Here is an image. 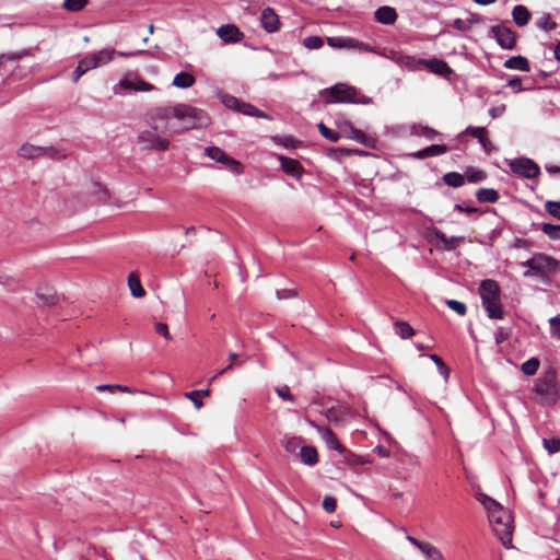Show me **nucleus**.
Masks as SVG:
<instances>
[{
    "label": "nucleus",
    "instance_id": "f257e3e1",
    "mask_svg": "<svg viewBox=\"0 0 560 560\" xmlns=\"http://www.w3.org/2000/svg\"><path fill=\"white\" fill-rule=\"evenodd\" d=\"M148 128L138 135V142L147 150L164 151L170 141L164 135H177L191 129L207 127L208 114L188 104L159 106L147 114Z\"/></svg>",
    "mask_w": 560,
    "mask_h": 560
},
{
    "label": "nucleus",
    "instance_id": "f03ea898",
    "mask_svg": "<svg viewBox=\"0 0 560 560\" xmlns=\"http://www.w3.org/2000/svg\"><path fill=\"white\" fill-rule=\"evenodd\" d=\"M477 500L488 512L492 530L506 548L512 547L513 520L504 508L485 493H478Z\"/></svg>",
    "mask_w": 560,
    "mask_h": 560
},
{
    "label": "nucleus",
    "instance_id": "7ed1b4c3",
    "mask_svg": "<svg viewBox=\"0 0 560 560\" xmlns=\"http://www.w3.org/2000/svg\"><path fill=\"white\" fill-rule=\"evenodd\" d=\"M479 295L482 306L490 318H503L504 312L501 304V290L495 280H482L479 285Z\"/></svg>",
    "mask_w": 560,
    "mask_h": 560
},
{
    "label": "nucleus",
    "instance_id": "20e7f679",
    "mask_svg": "<svg viewBox=\"0 0 560 560\" xmlns=\"http://www.w3.org/2000/svg\"><path fill=\"white\" fill-rule=\"evenodd\" d=\"M522 265L527 267V270L524 272L525 278L538 276L545 279L556 273L559 268V262L553 257L544 254L534 255Z\"/></svg>",
    "mask_w": 560,
    "mask_h": 560
},
{
    "label": "nucleus",
    "instance_id": "39448f33",
    "mask_svg": "<svg viewBox=\"0 0 560 560\" xmlns=\"http://www.w3.org/2000/svg\"><path fill=\"white\" fill-rule=\"evenodd\" d=\"M535 393L540 397L542 404H555L559 398L556 373L550 371L537 378Z\"/></svg>",
    "mask_w": 560,
    "mask_h": 560
},
{
    "label": "nucleus",
    "instance_id": "423d86ee",
    "mask_svg": "<svg viewBox=\"0 0 560 560\" xmlns=\"http://www.w3.org/2000/svg\"><path fill=\"white\" fill-rule=\"evenodd\" d=\"M357 90L348 84L338 83L320 92V96L327 104L332 103H354Z\"/></svg>",
    "mask_w": 560,
    "mask_h": 560
},
{
    "label": "nucleus",
    "instance_id": "0eeeda50",
    "mask_svg": "<svg viewBox=\"0 0 560 560\" xmlns=\"http://www.w3.org/2000/svg\"><path fill=\"white\" fill-rule=\"evenodd\" d=\"M120 90H127L131 92H151L155 90V86L141 79L137 73L127 72L113 88V92L116 95L121 94Z\"/></svg>",
    "mask_w": 560,
    "mask_h": 560
},
{
    "label": "nucleus",
    "instance_id": "6e6552de",
    "mask_svg": "<svg viewBox=\"0 0 560 560\" xmlns=\"http://www.w3.org/2000/svg\"><path fill=\"white\" fill-rule=\"evenodd\" d=\"M508 163L515 175L524 178L532 179L537 177L540 173L539 166L527 158L509 160Z\"/></svg>",
    "mask_w": 560,
    "mask_h": 560
},
{
    "label": "nucleus",
    "instance_id": "1a4fd4ad",
    "mask_svg": "<svg viewBox=\"0 0 560 560\" xmlns=\"http://www.w3.org/2000/svg\"><path fill=\"white\" fill-rule=\"evenodd\" d=\"M205 154L209 159L224 164L234 174L243 173L242 164L237 160H235V159L231 158L230 155H228L222 149H220L218 147H208V148H206Z\"/></svg>",
    "mask_w": 560,
    "mask_h": 560
},
{
    "label": "nucleus",
    "instance_id": "9d476101",
    "mask_svg": "<svg viewBox=\"0 0 560 560\" xmlns=\"http://www.w3.org/2000/svg\"><path fill=\"white\" fill-rule=\"evenodd\" d=\"M491 33L501 48L513 49L515 47L516 36L511 28L504 25H494L491 27Z\"/></svg>",
    "mask_w": 560,
    "mask_h": 560
},
{
    "label": "nucleus",
    "instance_id": "9b49d317",
    "mask_svg": "<svg viewBox=\"0 0 560 560\" xmlns=\"http://www.w3.org/2000/svg\"><path fill=\"white\" fill-rule=\"evenodd\" d=\"M116 55V50L113 48H104L98 51L89 54L84 57L85 63L92 69L103 67L110 62Z\"/></svg>",
    "mask_w": 560,
    "mask_h": 560
},
{
    "label": "nucleus",
    "instance_id": "f8f14e48",
    "mask_svg": "<svg viewBox=\"0 0 560 560\" xmlns=\"http://www.w3.org/2000/svg\"><path fill=\"white\" fill-rule=\"evenodd\" d=\"M407 540L422 552L425 560H444L443 553L435 546L420 541L412 536H407Z\"/></svg>",
    "mask_w": 560,
    "mask_h": 560
},
{
    "label": "nucleus",
    "instance_id": "ddd939ff",
    "mask_svg": "<svg viewBox=\"0 0 560 560\" xmlns=\"http://www.w3.org/2000/svg\"><path fill=\"white\" fill-rule=\"evenodd\" d=\"M339 129H340V132H339L340 136L342 135L343 137H346L348 139L355 140L357 142H359L361 144L370 145L372 142V139L370 137H368L361 130L354 128L349 121H343L342 124H340Z\"/></svg>",
    "mask_w": 560,
    "mask_h": 560
},
{
    "label": "nucleus",
    "instance_id": "4468645a",
    "mask_svg": "<svg viewBox=\"0 0 560 560\" xmlns=\"http://www.w3.org/2000/svg\"><path fill=\"white\" fill-rule=\"evenodd\" d=\"M260 23L264 30L268 33L277 32L280 26L279 16L271 8H266L262 10L260 15Z\"/></svg>",
    "mask_w": 560,
    "mask_h": 560
},
{
    "label": "nucleus",
    "instance_id": "2eb2a0df",
    "mask_svg": "<svg viewBox=\"0 0 560 560\" xmlns=\"http://www.w3.org/2000/svg\"><path fill=\"white\" fill-rule=\"evenodd\" d=\"M431 233L441 243V248L444 249V250H447V252L454 250L464 241L463 236H451V237H447L439 229H432Z\"/></svg>",
    "mask_w": 560,
    "mask_h": 560
},
{
    "label": "nucleus",
    "instance_id": "dca6fc26",
    "mask_svg": "<svg viewBox=\"0 0 560 560\" xmlns=\"http://www.w3.org/2000/svg\"><path fill=\"white\" fill-rule=\"evenodd\" d=\"M295 457L306 466H315L318 463V453L315 447L302 445Z\"/></svg>",
    "mask_w": 560,
    "mask_h": 560
},
{
    "label": "nucleus",
    "instance_id": "f3484780",
    "mask_svg": "<svg viewBox=\"0 0 560 560\" xmlns=\"http://www.w3.org/2000/svg\"><path fill=\"white\" fill-rule=\"evenodd\" d=\"M217 35L224 42V43H237L242 38V33L235 25H222L218 28Z\"/></svg>",
    "mask_w": 560,
    "mask_h": 560
},
{
    "label": "nucleus",
    "instance_id": "a211bd4d",
    "mask_svg": "<svg viewBox=\"0 0 560 560\" xmlns=\"http://www.w3.org/2000/svg\"><path fill=\"white\" fill-rule=\"evenodd\" d=\"M397 12L394 8L388 5L380 7L375 11V20L384 25H392L397 20Z\"/></svg>",
    "mask_w": 560,
    "mask_h": 560
},
{
    "label": "nucleus",
    "instance_id": "6ab92c4d",
    "mask_svg": "<svg viewBox=\"0 0 560 560\" xmlns=\"http://www.w3.org/2000/svg\"><path fill=\"white\" fill-rule=\"evenodd\" d=\"M423 66L431 72L443 77H448L452 73V69L450 68V66L442 59H424Z\"/></svg>",
    "mask_w": 560,
    "mask_h": 560
},
{
    "label": "nucleus",
    "instance_id": "aec40b11",
    "mask_svg": "<svg viewBox=\"0 0 560 560\" xmlns=\"http://www.w3.org/2000/svg\"><path fill=\"white\" fill-rule=\"evenodd\" d=\"M486 128L485 127H472L469 126L465 130L466 133L478 139L479 143L487 153H490L493 150V144L491 141L485 136Z\"/></svg>",
    "mask_w": 560,
    "mask_h": 560
},
{
    "label": "nucleus",
    "instance_id": "412c9836",
    "mask_svg": "<svg viewBox=\"0 0 560 560\" xmlns=\"http://www.w3.org/2000/svg\"><path fill=\"white\" fill-rule=\"evenodd\" d=\"M317 431L320 435V438L324 440L326 445L335 451L343 452V447L339 443L337 436L334 434V432L327 428V427H317Z\"/></svg>",
    "mask_w": 560,
    "mask_h": 560
},
{
    "label": "nucleus",
    "instance_id": "4be33fe9",
    "mask_svg": "<svg viewBox=\"0 0 560 560\" xmlns=\"http://www.w3.org/2000/svg\"><path fill=\"white\" fill-rule=\"evenodd\" d=\"M303 445V439L301 436L285 434L281 439V446L284 451L291 455H296L301 446Z\"/></svg>",
    "mask_w": 560,
    "mask_h": 560
},
{
    "label": "nucleus",
    "instance_id": "5701e85b",
    "mask_svg": "<svg viewBox=\"0 0 560 560\" xmlns=\"http://www.w3.org/2000/svg\"><path fill=\"white\" fill-rule=\"evenodd\" d=\"M448 148L444 144H432L422 150L412 153V156L418 160H422L430 156H438L446 153Z\"/></svg>",
    "mask_w": 560,
    "mask_h": 560
},
{
    "label": "nucleus",
    "instance_id": "b1692460",
    "mask_svg": "<svg viewBox=\"0 0 560 560\" xmlns=\"http://www.w3.org/2000/svg\"><path fill=\"white\" fill-rule=\"evenodd\" d=\"M279 161L281 163L282 170L288 175H291V176L298 177V178L301 176L302 166L299 161L291 159V158H285L282 155L279 156Z\"/></svg>",
    "mask_w": 560,
    "mask_h": 560
},
{
    "label": "nucleus",
    "instance_id": "393cba45",
    "mask_svg": "<svg viewBox=\"0 0 560 560\" xmlns=\"http://www.w3.org/2000/svg\"><path fill=\"white\" fill-rule=\"evenodd\" d=\"M326 417L330 422L341 423L350 417V411L343 406L327 409Z\"/></svg>",
    "mask_w": 560,
    "mask_h": 560
},
{
    "label": "nucleus",
    "instance_id": "a878e982",
    "mask_svg": "<svg viewBox=\"0 0 560 560\" xmlns=\"http://www.w3.org/2000/svg\"><path fill=\"white\" fill-rule=\"evenodd\" d=\"M504 68L528 72L530 70L529 61L523 56H513L504 61Z\"/></svg>",
    "mask_w": 560,
    "mask_h": 560
},
{
    "label": "nucleus",
    "instance_id": "bb28decb",
    "mask_svg": "<svg viewBox=\"0 0 560 560\" xmlns=\"http://www.w3.org/2000/svg\"><path fill=\"white\" fill-rule=\"evenodd\" d=\"M512 18L518 26H525L530 20V13L526 7L518 4L513 8Z\"/></svg>",
    "mask_w": 560,
    "mask_h": 560
},
{
    "label": "nucleus",
    "instance_id": "cd10ccee",
    "mask_svg": "<svg viewBox=\"0 0 560 560\" xmlns=\"http://www.w3.org/2000/svg\"><path fill=\"white\" fill-rule=\"evenodd\" d=\"M195 77L188 72H179L173 79V85L178 89H188L195 84Z\"/></svg>",
    "mask_w": 560,
    "mask_h": 560
},
{
    "label": "nucleus",
    "instance_id": "c85d7f7f",
    "mask_svg": "<svg viewBox=\"0 0 560 560\" xmlns=\"http://www.w3.org/2000/svg\"><path fill=\"white\" fill-rule=\"evenodd\" d=\"M238 113H242V114H244L246 116H250V117H258V118H264V119H268V120L271 119V117L268 114L256 108L254 105H252L249 103H245V102H241Z\"/></svg>",
    "mask_w": 560,
    "mask_h": 560
},
{
    "label": "nucleus",
    "instance_id": "c756f323",
    "mask_svg": "<svg viewBox=\"0 0 560 560\" xmlns=\"http://www.w3.org/2000/svg\"><path fill=\"white\" fill-rule=\"evenodd\" d=\"M128 287L132 294V296L140 299L145 295V290L143 289L140 279L137 275L130 273L128 277Z\"/></svg>",
    "mask_w": 560,
    "mask_h": 560
},
{
    "label": "nucleus",
    "instance_id": "7c9ffc66",
    "mask_svg": "<svg viewBox=\"0 0 560 560\" xmlns=\"http://www.w3.org/2000/svg\"><path fill=\"white\" fill-rule=\"evenodd\" d=\"M424 59H417L409 55H401V57L397 60V65L406 68L408 70H418L419 66H423Z\"/></svg>",
    "mask_w": 560,
    "mask_h": 560
},
{
    "label": "nucleus",
    "instance_id": "2f4dec72",
    "mask_svg": "<svg viewBox=\"0 0 560 560\" xmlns=\"http://www.w3.org/2000/svg\"><path fill=\"white\" fill-rule=\"evenodd\" d=\"M476 197L480 202H495L499 199V194L491 188H480Z\"/></svg>",
    "mask_w": 560,
    "mask_h": 560
},
{
    "label": "nucleus",
    "instance_id": "473e14b6",
    "mask_svg": "<svg viewBox=\"0 0 560 560\" xmlns=\"http://www.w3.org/2000/svg\"><path fill=\"white\" fill-rule=\"evenodd\" d=\"M395 332L402 339L410 338L415 335V329L406 322L397 320L394 324Z\"/></svg>",
    "mask_w": 560,
    "mask_h": 560
},
{
    "label": "nucleus",
    "instance_id": "72a5a7b5",
    "mask_svg": "<svg viewBox=\"0 0 560 560\" xmlns=\"http://www.w3.org/2000/svg\"><path fill=\"white\" fill-rule=\"evenodd\" d=\"M43 154V149L32 144H23L19 149V155L26 159H34Z\"/></svg>",
    "mask_w": 560,
    "mask_h": 560
},
{
    "label": "nucleus",
    "instance_id": "f704fd0d",
    "mask_svg": "<svg viewBox=\"0 0 560 560\" xmlns=\"http://www.w3.org/2000/svg\"><path fill=\"white\" fill-rule=\"evenodd\" d=\"M443 180L446 185L451 186V187H460L464 185L465 183V177L464 175L459 174V173H456V172H450V173H446L444 176H443Z\"/></svg>",
    "mask_w": 560,
    "mask_h": 560
},
{
    "label": "nucleus",
    "instance_id": "c9c22d12",
    "mask_svg": "<svg viewBox=\"0 0 560 560\" xmlns=\"http://www.w3.org/2000/svg\"><path fill=\"white\" fill-rule=\"evenodd\" d=\"M219 98L226 108L238 112L241 100L226 93H220Z\"/></svg>",
    "mask_w": 560,
    "mask_h": 560
},
{
    "label": "nucleus",
    "instance_id": "e433bc0d",
    "mask_svg": "<svg viewBox=\"0 0 560 560\" xmlns=\"http://www.w3.org/2000/svg\"><path fill=\"white\" fill-rule=\"evenodd\" d=\"M411 135H415V136H424L427 139L429 140H433L436 136H439L440 133L434 130L433 128L431 127H428V126H413L411 128Z\"/></svg>",
    "mask_w": 560,
    "mask_h": 560
},
{
    "label": "nucleus",
    "instance_id": "4c0bfd02",
    "mask_svg": "<svg viewBox=\"0 0 560 560\" xmlns=\"http://www.w3.org/2000/svg\"><path fill=\"white\" fill-rule=\"evenodd\" d=\"M539 364L540 363L537 358H530L522 364L521 370L525 375L532 376L538 371Z\"/></svg>",
    "mask_w": 560,
    "mask_h": 560
},
{
    "label": "nucleus",
    "instance_id": "58836bf2",
    "mask_svg": "<svg viewBox=\"0 0 560 560\" xmlns=\"http://www.w3.org/2000/svg\"><path fill=\"white\" fill-rule=\"evenodd\" d=\"M36 295L46 305H55L57 303V295L50 289H46L45 291H38Z\"/></svg>",
    "mask_w": 560,
    "mask_h": 560
},
{
    "label": "nucleus",
    "instance_id": "ea45409f",
    "mask_svg": "<svg viewBox=\"0 0 560 560\" xmlns=\"http://www.w3.org/2000/svg\"><path fill=\"white\" fill-rule=\"evenodd\" d=\"M317 128H318V131L320 132V135L330 140L331 142H336L339 140L340 138V133L339 132H336L334 130H331L330 128H328L325 124L323 122H319L317 125Z\"/></svg>",
    "mask_w": 560,
    "mask_h": 560
},
{
    "label": "nucleus",
    "instance_id": "a19ab883",
    "mask_svg": "<svg viewBox=\"0 0 560 560\" xmlns=\"http://www.w3.org/2000/svg\"><path fill=\"white\" fill-rule=\"evenodd\" d=\"M88 0H63V8L71 12H78L85 8Z\"/></svg>",
    "mask_w": 560,
    "mask_h": 560
},
{
    "label": "nucleus",
    "instance_id": "79ce46f5",
    "mask_svg": "<svg viewBox=\"0 0 560 560\" xmlns=\"http://www.w3.org/2000/svg\"><path fill=\"white\" fill-rule=\"evenodd\" d=\"M541 230L550 238L560 240V225L544 223Z\"/></svg>",
    "mask_w": 560,
    "mask_h": 560
},
{
    "label": "nucleus",
    "instance_id": "37998d69",
    "mask_svg": "<svg viewBox=\"0 0 560 560\" xmlns=\"http://www.w3.org/2000/svg\"><path fill=\"white\" fill-rule=\"evenodd\" d=\"M303 45L307 49H319L323 47L324 42L323 38L319 36H307L306 38H304Z\"/></svg>",
    "mask_w": 560,
    "mask_h": 560
},
{
    "label": "nucleus",
    "instance_id": "c03bdc74",
    "mask_svg": "<svg viewBox=\"0 0 560 560\" xmlns=\"http://www.w3.org/2000/svg\"><path fill=\"white\" fill-rule=\"evenodd\" d=\"M542 444L549 454L560 452V440L557 438L544 439Z\"/></svg>",
    "mask_w": 560,
    "mask_h": 560
},
{
    "label": "nucleus",
    "instance_id": "a18cd8bd",
    "mask_svg": "<svg viewBox=\"0 0 560 560\" xmlns=\"http://www.w3.org/2000/svg\"><path fill=\"white\" fill-rule=\"evenodd\" d=\"M446 305L460 316H464L467 312L466 305L457 300H447Z\"/></svg>",
    "mask_w": 560,
    "mask_h": 560
},
{
    "label": "nucleus",
    "instance_id": "49530a36",
    "mask_svg": "<svg viewBox=\"0 0 560 560\" xmlns=\"http://www.w3.org/2000/svg\"><path fill=\"white\" fill-rule=\"evenodd\" d=\"M546 211L553 218L560 220V201H547L545 203Z\"/></svg>",
    "mask_w": 560,
    "mask_h": 560
},
{
    "label": "nucleus",
    "instance_id": "de8ad7c7",
    "mask_svg": "<svg viewBox=\"0 0 560 560\" xmlns=\"http://www.w3.org/2000/svg\"><path fill=\"white\" fill-rule=\"evenodd\" d=\"M89 70H91L90 67H88V65L85 63V60L84 58H82L79 63H78V67L75 68V70L73 71V74H72V80L73 82H78L79 79L84 74L86 73Z\"/></svg>",
    "mask_w": 560,
    "mask_h": 560
},
{
    "label": "nucleus",
    "instance_id": "09e8293b",
    "mask_svg": "<svg viewBox=\"0 0 560 560\" xmlns=\"http://www.w3.org/2000/svg\"><path fill=\"white\" fill-rule=\"evenodd\" d=\"M327 44L331 48L346 49V36L328 37Z\"/></svg>",
    "mask_w": 560,
    "mask_h": 560
},
{
    "label": "nucleus",
    "instance_id": "8fccbe9b",
    "mask_svg": "<svg viewBox=\"0 0 560 560\" xmlns=\"http://www.w3.org/2000/svg\"><path fill=\"white\" fill-rule=\"evenodd\" d=\"M550 334L552 337L560 339V316H553L549 319Z\"/></svg>",
    "mask_w": 560,
    "mask_h": 560
},
{
    "label": "nucleus",
    "instance_id": "3c124183",
    "mask_svg": "<svg viewBox=\"0 0 560 560\" xmlns=\"http://www.w3.org/2000/svg\"><path fill=\"white\" fill-rule=\"evenodd\" d=\"M537 26L545 31H551L556 28L557 24L547 15L537 22Z\"/></svg>",
    "mask_w": 560,
    "mask_h": 560
},
{
    "label": "nucleus",
    "instance_id": "603ef678",
    "mask_svg": "<svg viewBox=\"0 0 560 560\" xmlns=\"http://www.w3.org/2000/svg\"><path fill=\"white\" fill-rule=\"evenodd\" d=\"M155 331L163 336L166 340H172V335L168 331V327L165 323L158 322L154 324Z\"/></svg>",
    "mask_w": 560,
    "mask_h": 560
},
{
    "label": "nucleus",
    "instance_id": "864d4df0",
    "mask_svg": "<svg viewBox=\"0 0 560 560\" xmlns=\"http://www.w3.org/2000/svg\"><path fill=\"white\" fill-rule=\"evenodd\" d=\"M467 178L470 183H478L486 178V175L482 171L469 170L467 171Z\"/></svg>",
    "mask_w": 560,
    "mask_h": 560
},
{
    "label": "nucleus",
    "instance_id": "5fc2aeb1",
    "mask_svg": "<svg viewBox=\"0 0 560 560\" xmlns=\"http://www.w3.org/2000/svg\"><path fill=\"white\" fill-rule=\"evenodd\" d=\"M199 396L200 392L195 390L185 394V397L188 398L198 410L201 409V407L203 406L202 401L198 398Z\"/></svg>",
    "mask_w": 560,
    "mask_h": 560
},
{
    "label": "nucleus",
    "instance_id": "6e6d98bb",
    "mask_svg": "<svg viewBox=\"0 0 560 560\" xmlns=\"http://www.w3.org/2000/svg\"><path fill=\"white\" fill-rule=\"evenodd\" d=\"M430 359L436 364V366L439 368V370L441 371V373L447 377L448 376V369L447 366L445 365V363L443 362V360L436 355V354H430Z\"/></svg>",
    "mask_w": 560,
    "mask_h": 560
},
{
    "label": "nucleus",
    "instance_id": "4d7b16f0",
    "mask_svg": "<svg viewBox=\"0 0 560 560\" xmlns=\"http://www.w3.org/2000/svg\"><path fill=\"white\" fill-rule=\"evenodd\" d=\"M323 509L327 513H332L336 511V499L334 497L327 495L323 500Z\"/></svg>",
    "mask_w": 560,
    "mask_h": 560
},
{
    "label": "nucleus",
    "instance_id": "13d9d810",
    "mask_svg": "<svg viewBox=\"0 0 560 560\" xmlns=\"http://www.w3.org/2000/svg\"><path fill=\"white\" fill-rule=\"evenodd\" d=\"M276 393L280 398H282L284 400H289V401L294 400V397L290 394V389L287 385L277 387Z\"/></svg>",
    "mask_w": 560,
    "mask_h": 560
},
{
    "label": "nucleus",
    "instance_id": "bf43d9fd",
    "mask_svg": "<svg viewBox=\"0 0 560 560\" xmlns=\"http://www.w3.org/2000/svg\"><path fill=\"white\" fill-rule=\"evenodd\" d=\"M354 49H358L360 51H365V52H373V54L377 52L376 48H374L370 44H366V43L358 40V39H357Z\"/></svg>",
    "mask_w": 560,
    "mask_h": 560
},
{
    "label": "nucleus",
    "instance_id": "052dcab7",
    "mask_svg": "<svg viewBox=\"0 0 560 560\" xmlns=\"http://www.w3.org/2000/svg\"><path fill=\"white\" fill-rule=\"evenodd\" d=\"M508 86L512 88L515 93L522 92V80L518 77H513L508 81Z\"/></svg>",
    "mask_w": 560,
    "mask_h": 560
},
{
    "label": "nucleus",
    "instance_id": "680f3d73",
    "mask_svg": "<svg viewBox=\"0 0 560 560\" xmlns=\"http://www.w3.org/2000/svg\"><path fill=\"white\" fill-rule=\"evenodd\" d=\"M93 192L97 195L98 200H105L107 197L106 189L98 183L93 184Z\"/></svg>",
    "mask_w": 560,
    "mask_h": 560
},
{
    "label": "nucleus",
    "instance_id": "e2e57ef3",
    "mask_svg": "<svg viewBox=\"0 0 560 560\" xmlns=\"http://www.w3.org/2000/svg\"><path fill=\"white\" fill-rule=\"evenodd\" d=\"M378 56H382L384 58H387L392 61H394L395 63H397V60L401 57V54L395 51V50H389L388 52L386 51H378L376 52Z\"/></svg>",
    "mask_w": 560,
    "mask_h": 560
},
{
    "label": "nucleus",
    "instance_id": "0e129e2a",
    "mask_svg": "<svg viewBox=\"0 0 560 560\" xmlns=\"http://www.w3.org/2000/svg\"><path fill=\"white\" fill-rule=\"evenodd\" d=\"M295 295H296L295 291L291 290V289H284V290L277 291V298L279 300L291 299V298H294Z\"/></svg>",
    "mask_w": 560,
    "mask_h": 560
},
{
    "label": "nucleus",
    "instance_id": "69168bd1",
    "mask_svg": "<svg viewBox=\"0 0 560 560\" xmlns=\"http://www.w3.org/2000/svg\"><path fill=\"white\" fill-rule=\"evenodd\" d=\"M505 112V105L502 104V105H499V106H495V107H491L489 109V114L492 118H497V117H500L501 115H503Z\"/></svg>",
    "mask_w": 560,
    "mask_h": 560
},
{
    "label": "nucleus",
    "instance_id": "338daca9",
    "mask_svg": "<svg viewBox=\"0 0 560 560\" xmlns=\"http://www.w3.org/2000/svg\"><path fill=\"white\" fill-rule=\"evenodd\" d=\"M453 26L460 32H466L469 30L468 23L462 19H455L453 21Z\"/></svg>",
    "mask_w": 560,
    "mask_h": 560
},
{
    "label": "nucleus",
    "instance_id": "774afa93",
    "mask_svg": "<svg viewBox=\"0 0 560 560\" xmlns=\"http://www.w3.org/2000/svg\"><path fill=\"white\" fill-rule=\"evenodd\" d=\"M481 21H482L481 18L478 14H474V13L469 14V18L466 20V22L468 23L469 30L474 24H478Z\"/></svg>",
    "mask_w": 560,
    "mask_h": 560
}]
</instances>
